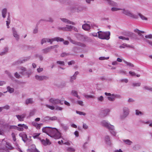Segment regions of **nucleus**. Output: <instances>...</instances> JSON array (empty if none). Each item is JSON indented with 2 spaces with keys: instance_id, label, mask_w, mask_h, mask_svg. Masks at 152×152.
Segmentation results:
<instances>
[{
  "instance_id": "nucleus-23",
  "label": "nucleus",
  "mask_w": 152,
  "mask_h": 152,
  "mask_svg": "<svg viewBox=\"0 0 152 152\" xmlns=\"http://www.w3.org/2000/svg\"><path fill=\"white\" fill-rule=\"evenodd\" d=\"M134 32L138 34L139 35H141V33H144L145 32L139 30L138 29H136L134 31Z\"/></svg>"
},
{
  "instance_id": "nucleus-50",
  "label": "nucleus",
  "mask_w": 152,
  "mask_h": 152,
  "mask_svg": "<svg viewBox=\"0 0 152 152\" xmlns=\"http://www.w3.org/2000/svg\"><path fill=\"white\" fill-rule=\"evenodd\" d=\"M56 63L58 64H59L60 65H64V62L63 61H57L56 62Z\"/></svg>"
},
{
  "instance_id": "nucleus-27",
  "label": "nucleus",
  "mask_w": 152,
  "mask_h": 152,
  "mask_svg": "<svg viewBox=\"0 0 152 152\" xmlns=\"http://www.w3.org/2000/svg\"><path fill=\"white\" fill-rule=\"evenodd\" d=\"M138 15L140 17V18H141V19L143 20H147L148 18L144 16V15H142L140 13H139Z\"/></svg>"
},
{
  "instance_id": "nucleus-46",
  "label": "nucleus",
  "mask_w": 152,
  "mask_h": 152,
  "mask_svg": "<svg viewBox=\"0 0 152 152\" xmlns=\"http://www.w3.org/2000/svg\"><path fill=\"white\" fill-rule=\"evenodd\" d=\"M118 38L119 39H121L122 40H129V38H128V37L126 38V37H125L123 36H119V37Z\"/></svg>"
},
{
  "instance_id": "nucleus-30",
  "label": "nucleus",
  "mask_w": 152,
  "mask_h": 152,
  "mask_svg": "<svg viewBox=\"0 0 152 152\" xmlns=\"http://www.w3.org/2000/svg\"><path fill=\"white\" fill-rule=\"evenodd\" d=\"M123 61L125 64H126L127 65V66H129L132 67H134V66L133 64L130 62H128L124 60Z\"/></svg>"
},
{
  "instance_id": "nucleus-38",
  "label": "nucleus",
  "mask_w": 152,
  "mask_h": 152,
  "mask_svg": "<svg viewBox=\"0 0 152 152\" xmlns=\"http://www.w3.org/2000/svg\"><path fill=\"white\" fill-rule=\"evenodd\" d=\"M143 88L146 90H148L152 91V88L150 87L147 86H144Z\"/></svg>"
},
{
  "instance_id": "nucleus-57",
  "label": "nucleus",
  "mask_w": 152,
  "mask_h": 152,
  "mask_svg": "<svg viewBox=\"0 0 152 152\" xmlns=\"http://www.w3.org/2000/svg\"><path fill=\"white\" fill-rule=\"evenodd\" d=\"M98 99L99 101L102 102L104 99L103 97L102 96H101L98 98Z\"/></svg>"
},
{
  "instance_id": "nucleus-58",
  "label": "nucleus",
  "mask_w": 152,
  "mask_h": 152,
  "mask_svg": "<svg viewBox=\"0 0 152 152\" xmlns=\"http://www.w3.org/2000/svg\"><path fill=\"white\" fill-rule=\"evenodd\" d=\"M121 81L122 82L127 83L128 81V80L127 79H123L121 80Z\"/></svg>"
},
{
  "instance_id": "nucleus-42",
  "label": "nucleus",
  "mask_w": 152,
  "mask_h": 152,
  "mask_svg": "<svg viewBox=\"0 0 152 152\" xmlns=\"http://www.w3.org/2000/svg\"><path fill=\"white\" fill-rule=\"evenodd\" d=\"M14 76L16 78L18 79L21 77V76L17 72L15 73Z\"/></svg>"
},
{
  "instance_id": "nucleus-7",
  "label": "nucleus",
  "mask_w": 152,
  "mask_h": 152,
  "mask_svg": "<svg viewBox=\"0 0 152 152\" xmlns=\"http://www.w3.org/2000/svg\"><path fill=\"white\" fill-rule=\"evenodd\" d=\"M20 137H22L23 141L25 142L29 140L28 138H27V135L24 132H22L20 133L19 134Z\"/></svg>"
},
{
  "instance_id": "nucleus-8",
  "label": "nucleus",
  "mask_w": 152,
  "mask_h": 152,
  "mask_svg": "<svg viewBox=\"0 0 152 152\" xmlns=\"http://www.w3.org/2000/svg\"><path fill=\"white\" fill-rule=\"evenodd\" d=\"M36 79L39 81H42L44 80H47L49 79V77L45 76H39L36 75L35 76Z\"/></svg>"
},
{
  "instance_id": "nucleus-49",
  "label": "nucleus",
  "mask_w": 152,
  "mask_h": 152,
  "mask_svg": "<svg viewBox=\"0 0 152 152\" xmlns=\"http://www.w3.org/2000/svg\"><path fill=\"white\" fill-rule=\"evenodd\" d=\"M54 21L53 19L51 17L48 18V20H47L46 22H49L51 23H53Z\"/></svg>"
},
{
  "instance_id": "nucleus-24",
  "label": "nucleus",
  "mask_w": 152,
  "mask_h": 152,
  "mask_svg": "<svg viewBox=\"0 0 152 152\" xmlns=\"http://www.w3.org/2000/svg\"><path fill=\"white\" fill-rule=\"evenodd\" d=\"M140 36H141L142 38L143 39V40H145L146 42L148 43L149 45L152 46V42L149 40L145 39L143 35L141 34V35H140Z\"/></svg>"
},
{
  "instance_id": "nucleus-5",
  "label": "nucleus",
  "mask_w": 152,
  "mask_h": 152,
  "mask_svg": "<svg viewBox=\"0 0 152 152\" xmlns=\"http://www.w3.org/2000/svg\"><path fill=\"white\" fill-rule=\"evenodd\" d=\"M19 68L21 70L23 71V72H20V73L21 75H28V77H29V75L31 74V73L27 72H24L26 71H27V69L26 68L23 66H21L19 67Z\"/></svg>"
},
{
  "instance_id": "nucleus-19",
  "label": "nucleus",
  "mask_w": 152,
  "mask_h": 152,
  "mask_svg": "<svg viewBox=\"0 0 152 152\" xmlns=\"http://www.w3.org/2000/svg\"><path fill=\"white\" fill-rule=\"evenodd\" d=\"M72 95L75 96H76L78 99H80V96L78 95L77 92L75 90H72L71 92Z\"/></svg>"
},
{
  "instance_id": "nucleus-10",
  "label": "nucleus",
  "mask_w": 152,
  "mask_h": 152,
  "mask_svg": "<svg viewBox=\"0 0 152 152\" xmlns=\"http://www.w3.org/2000/svg\"><path fill=\"white\" fill-rule=\"evenodd\" d=\"M12 31L13 36L15 38L17 41H18L20 38L19 35L18 34L17 31L14 28H12Z\"/></svg>"
},
{
  "instance_id": "nucleus-16",
  "label": "nucleus",
  "mask_w": 152,
  "mask_h": 152,
  "mask_svg": "<svg viewBox=\"0 0 152 152\" xmlns=\"http://www.w3.org/2000/svg\"><path fill=\"white\" fill-rule=\"evenodd\" d=\"M105 140L106 143L108 145H111V142L110 140V137L109 136L107 135L105 137Z\"/></svg>"
},
{
  "instance_id": "nucleus-9",
  "label": "nucleus",
  "mask_w": 152,
  "mask_h": 152,
  "mask_svg": "<svg viewBox=\"0 0 152 152\" xmlns=\"http://www.w3.org/2000/svg\"><path fill=\"white\" fill-rule=\"evenodd\" d=\"M49 102L53 104L56 105L59 103L61 102V100L58 99H55L53 98H51L49 100Z\"/></svg>"
},
{
  "instance_id": "nucleus-47",
  "label": "nucleus",
  "mask_w": 152,
  "mask_h": 152,
  "mask_svg": "<svg viewBox=\"0 0 152 152\" xmlns=\"http://www.w3.org/2000/svg\"><path fill=\"white\" fill-rule=\"evenodd\" d=\"M109 58V57L106 58L104 57H101L99 58V59L101 60H107Z\"/></svg>"
},
{
  "instance_id": "nucleus-25",
  "label": "nucleus",
  "mask_w": 152,
  "mask_h": 152,
  "mask_svg": "<svg viewBox=\"0 0 152 152\" xmlns=\"http://www.w3.org/2000/svg\"><path fill=\"white\" fill-rule=\"evenodd\" d=\"M7 10L6 9H3L2 11V14L3 17L4 18L5 17V15L7 13Z\"/></svg>"
},
{
  "instance_id": "nucleus-26",
  "label": "nucleus",
  "mask_w": 152,
  "mask_h": 152,
  "mask_svg": "<svg viewBox=\"0 0 152 152\" xmlns=\"http://www.w3.org/2000/svg\"><path fill=\"white\" fill-rule=\"evenodd\" d=\"M7 89L8 91L10 93H11L14 92V89L13 88H11L10 86H7Z\"/></svg>"
},
{
  "instance_id": "nucleus-60",
  "label": "nucleus",
  "mask_w": 152,
  "mask_h": 152,
  "mask_svg": "<svg viewBox=\"0 0 152 152\" xmlns=\"http://www.w3.org/2000/svg\"><path fill=\"white\" fill-rule=\"evenodd\" d=\"M0 152H9L7 149L0 148Z\"/></svg>"
},
{
  "instance_id": "nucleus-11",
  "label": "nucleus",
  "mask_w": 152,
  "mask_h": 152,
  "mask_svg": "<svg viewBox=\"0 0 152 152\" xmlns=\"http://www.w3.org/2000/svg\"><path fill=\"white\" fill-rule=\"evenodd\" d=\"M38 138L41 141L42 144L44 145H50L51 143L49 140L47 138L46 139V140L44 139L42 140L40 137H39Z\"/></svg>"
},
{
  "instance_id": "nucleus-41",
  "label": "nucleus",
  "mask_w": 152,
  "mask_h": 152,
  "mask_svg": "<svg viewBox=\"0 0 152 152\" xmlns=\"http://www.w3.org/2000/svg\"><path fill=\"white\" fill-rule=\"evenodd\" d=\"M40 134V133H34L32 135V136L35 139L36 138H37L38 136H39Z\"/></svg>"
},
{
  "instance_id": "nucleus-64",
  "label": "nucleus",
  "mask_w": 152,
  "mask_h": 152,
  "mask_svg": "<svg viewBox=\"0 0 152 152\" xmlns=\"http://www.w3.org/2000/svg\"><path fill=\"white\" fill-rule=\"evenodd\" d=\"M75 62L74 61H70L68 62V64L69 65H71L72 64H74Z\"/></svg>"
},
{
  "instance_id": "nucleus-55",
  "label": "nucleus",
  "mask_w": 152,
  "mask_h": 152,
  "mask_svg": "<svg viewBox=\"0 0 152 152\" xmlns=\"http://www.w3.org/2000/svg\"><path fill=\"white\" fill-rule=\"evenodd\" d=\"M57 118L56 116H54L52 117H50V120L51 121H54L57 120Z\"/></svg>"
},
{
  "instance_id": "nucleus-14",
  "label": "nucleus",
  "mask_w": 152,
  "mask_h": 152,
  "mask_svg": "<svg viewBox=\"0 0 152 152\" xmlns=\"http://www.w3.org/2000/svg\"><path fill=\"white\" fill-rule=\"evenodd\" d=\"M28 60L27 59H24L23 60H18L14 62L12 64V66H14L18 65L19 64H21L23 63V62H25Z\"/></svg>"
},
{
  "instance_id": "nucleus-59",
  "label": "nucleus",
  "mask_w": 152,
  "mask_h": 152,
  "mask_svg": "<svg viewBox=\"0 0 152 152\" xmlns=\"http://www.w3.org/2000/svg\"><path fill=\"white\" fill-rule=\"evenodd\" d=\"M57 29L59 30H63V31H65V27H57Z\"/></svg>"
},
{
  "instance_id": "nucleus-34",
  "label": "nucleus",
  "mask_w": 152,
  "mask_h": 152,
  "mask_svg": "<svg viewBox=\"0 0 152 152\" xmlns=\"http://www.w3.org/2000/svg\"><path fill=\"white\" fill-rule=\"evenodd\" d=\"M69 55V53H66L65 52L63 53L61 55V56L62 57H64Z\"/></svg>"
},
{
  "instance_id": "nucleus-63",
  "label": "nucleus",
  "mask_w": 152,
  "mask_h": 152,
  "mask_svg": "<svg viewBox=\"0 0 152 152\" xmlns=\"http://www.w3.org/2000/svg\"><path fill=\"white\" fill-rule=\"evenodd\" d=\"M36 56L37 57H38L41 61H42L43 60V57L42 55H40L38 56L37 55Z\"/></svg>"
},
{
  "instance_id": "nucleus-48",
  "label": "nucleus",
  "mask_w": 152,
  "mask_h": 152,
  "mask_svg": "<svg viewBox=\"0 0 152 152\" xmlns=\"http://www.w3.org/2000/svg\"><path fill=\"white\" fill-rule=\"evenodd\" d=\"M76 77L74 76V75H73V76L71 77H70V81L71 82H72L74 80H75L76 79Z\"/></svg>"
},
{
  "instance_id": "nucleus-53",
  "label": "nucleus",
  "mask_w": 152,
  "mask_h": 152,
  "mask_svg": "<svg viewBox=\"0 0 152 152\" xmlns=\"http://www.w3.org/2000/svg\"><path fill=\"white\" fill-rule=\"evenodd\" d=\"M145 37L146 38L152 39V34H150L146 35L145 36Z\"/></svg>"
},
{
  "instance_id": "nucleus-20",
  "label": "nucleus",
  "mask_w": 152,
  "mask_h": 152,
  "mask_svg": "<svg viewBox=\"0 0 152 152\" xmlns=\"http://www.w3.org/2000/svg\"><path fill=\"white\" fill-rule=\"evenodd\" d=\"M91 25L90 22L87 21L86 22V31H89Z\"/></svg>"
},
{
  "instance_id": "nucleus-31",
  "label": "nucleus",
  "mask_w": 152,
  "mask_h": 152,
  "mask_svg": "<svg viewBox=\"0 0 152 152\" xmlns=\"http://www.w3.org/2000/svg\"><path fill=\"white\" fill-rule=\"evenodd\" d=\"M18 126L19 127H22L23 128H24L26 129H28V127L26 125L24 124H18Z\"/></svg>"
},
{
  "instance_id": "nucleus-13",
  "label": "nucleus",
  "mask_w": 152,
  "mask_h": 152,
  "mask_svg": "<svg viewBox=\"0 0 152 152\" xmlns=\"http://www.w3.org/2000/svg\"><path fill=\"white\" fill-rule=\"evenodd\" d=\"M109 112V109H106L102 110L100 113V115L102 117H104L107 115Z\"/></svg>"
},
{
  "instance_id": "nucleus-43",
  "label": "nucleus",
  "mask_w": 152,
  "mask_h": 152,
  "mask_svg": "<svg viewBox=\"0 0 152 152\" xmlns=\"http://www.w3.org/2000/svg\"><path fill=\"white\" fill-rule=\"evenodd\" d=\"M121 10V9L117 8L116 7H112L111 9V10L112 11H115Z\"/></svg>"
},
{
  "instance_id": "nucleus-29",
  "label": "nucleus",
  "mask_w": 152,
  "mask_h": 152,
  "mask_svg": "<svg viewBox=\"0 0 152 152\" xmlns=\"http://www.w3.org/2000/svg\"><path fill=\"white\" fill-rule=\"evenodd\" d=\"M132 85L133 87H138L140 86L141 85L140 83H133L132 84Z\"/></svg>"
},
{
  "instance_id": "nucleus-3",
  "label": "nucleus",
  "mask_w": 152,
  "mask_h": 152,
  "mask_svg": "<svg viewBox=\"0 0 152 152\" xmlns=\"http://www.w3.org/2000/svg\"><path fill=\"white\" fill-rule=\"evenodd\" d=\"M121 10H122V13L123 14L130 17L135 19H137L138 18L136 15H134L129 10L124 9H121Z\"/></svg>"
},
{
  "instance_id": "nucleus-21",
  "label": "nucleus",
  "mask_w": 152,
  "mask_h": 152,
  "mask_svg": "<svg viewBox=\"0 0 152 152\" xmlns=\"http://www.w3.org/2000/svg\"><path fill=\"white\" fill-rule=\"evenodd\" d=\"M8 48L5 47L4 48V51L0 53V56H3L6 54L8 52Z\"/></svg>"
},
{
  "instance_id": "nucleus-1",
  "label": "nucleus",
  "mask_w": 152,
  "mask_h": 152,
  "mask_svg": "<svg viewBox=\"0 0 152 152\" xmlns=\"http://www.w3.org/2000/svg\"><path fill=\"white\" fill-rule=\"evenodd\" d=\"M50 131V134L49 136L55 139L59 138L61 137V134L58 130L55 128L51 127Z\"/></svg>"
},
{
  "instance_id": "nucleus-4",
  "label": "nucleus",
  "mask_w": 152,
  "mask_h": 152,
  "mask_svg": "<svg viewBox=\"0 0 152 152\" xmlns=\"http://www.w3.org/2000/svg\"><path fill=\"white\" fill-rule=\"evenodd\" d=\"M101 124L102 126L108 129H113V126L111 125L107 121L105 120L102 121L101 122Z\"/></svg>"
},
{
  "instance_id": "nucleus-51",
  "label": "nucleus",
  "mask_w": 152,
  "mask_h": 152,
  "mask_svg": "<svg viewBox=\"0 0 152 152\" xmlns=\"http://www.w3.org/2000/svg\"><path fill=\"white\" fill-rule=\"evenodd\" d=\"M42 124H37V123H36V125L35 126L36 127V128L37 129H40V126L42 125Z\"/></svg>"
},
{
  "instance_id": "nucleus-22",
  "label": "nucleus",
  "mask_w": 152,
  "mask_h": 152,
  "mask_svg": "<svg viewBox=\"0 0 152 152\" xmlns=\"http://www.w3.org/2000/svg\"><path fill=\"white\" fill-rule=\"evenodd\" d=\"M26 104H32L33 103V99L32 98H29L27 99L25 101Z\"/></svg>"
},
{
  "instance_id": "nucleus-6",
  "label": "nucleus",
  "mask_w": 152,
  "mask_h": 152,
  "mask_svg": "<svg viewBox=\"0 0 152 152\" xmlns=\"http://www.w3.org/2000/svg\"><path fill=\"white\" fill-rule=\"evenodd\" d=\"M123 114L121 116V118L123 119L126 118L129 115V110L127 107H124L123 109Z\"/></svg>"
},
{
  "instance_id": "nucleus-37",
  "label": "nucleus",
  "mask_w": 152,
  "mask_h": 152,
  "mask_svg": "<svg viewBox=\"0 0 152 152\" xmlns=\"http://www.w3.org/2000/svg\"><path fill=\"white\" fill-rule=\"evenodd\" d=\"M56 41L57 42H62L64 41V39L61 38L59 37H56Z\"/></svg>"
},
{
  "instance_id": "nucleus-32",
  "label": "nucleus",
  "mask_w": 152,
  "mask_h": 152,
  "mask_svg": "<svg viewBox=\"0 0 152 152\" xmlns=\"http://www.w3.org/2000/svg\"><path fill=\"white\" fill-rule=\"evenodd\" d=\"M135 112V114L137 115H142L143 114V113L142 112L139 111L138 110H136Z\"/></svg>"
},
{
  "instance_id": "nucleus-2",
  "label": "nucleus",
  "mask_w": 152,
  "mask_h": 152,
  "mask_svg": "<svg viewBox=\"0 0 152 152\" xmlns=\"http://www.w3.org/2000/svg\"><path fill=\"white\" fill-rule=\"evenodd\" d=\"M97 33L98 34V37L100 39L108 40L110 38V33L109 31L104 32L100 31H98Z\"/></svg>"
},
{
  "instance_id": "nucleus-45",
  "label": "nucleus",
  "mask_w": 152,
  "mask_h": 152,
  "mask_svg": "<svg viewBox=\"0 0 152 152\" xmlns=\"http://www.w3.org/2000/svg\"><path fill=\"white\" fill-rule=\"evenodd\" d=\"M45 105L47 107H48L52 110H53L55 109V107L53 106L47 104H46Z\"/></svg>"
},
{
  "instance_id": "nucleus-54",
  "label": "nucleus",
  "mask_w": 152,
  "mask_h": 152,
  "mask_svg": "<svg viewBox=\"0 0 152 152\" xmlns=\"http://www.w3.org/2000/svg\"><path fill=\"white\" fill-rule=\"evenodd\" d=\"M18 130L19 131H23V129L22 127H18L16 126V129Z\"/></svg>"
},
{
  "instance_id": "nucleus-40",
  "label": "nucleus",
  "mask_w": 152,
  "mask_h": 152,
  "mask_svg": "<svg viewBox=\"0 0 152 152\" xmlns=\"http://www.w3.org/2000/svg\"><path fill=\"white\" fill-rule=\"evenodd\" d=\"M67 151L70 152H74L75 150L71 147H68L67 148Z\"/></svg>"
},
{
  "instance_id": "nucleus-17",
  "label": "nucleus",
  "mask_w": 152,
  "mask_h": 152,
  "mask_svg": "<svg viewBox=\"0 0 152 152\" xmlns=\"http://www.w3.org/2000/svg\"><path fill=\"white\" fill-rule=\"evenodd\" d=\"M51 47H48L45 49H43L42 50V52L44 54H46L49 52L50 51V50L51 49Z\"/></svg>"
},
{
  "instance_id": "nucleus-62",
  "label": "nucleus",
  "mask_w": 152,
  "mask_h": 152,
  "mask_svg": "<svg viewBox=\"0 0 152 152\" xmlns=\"http://www.w3.org/2000/svg\"><path fill=\"white\" fill-rule=\"evenodd\" d=\"M44 120L45 121H48L50 120V117L49 116H46L44 118Z\"/></svg>"
},
{
  "instance_id": "nucleus-44",
  "label": "nucleus",
  "mask_w": 152,
  "mask_h": 152,
  "mask_svg": "<svg viewBox=\"0 0 152 152\" xmlns=\"http://www.w3.org/2000/svg\"><path fill=\"white\" fill-rule=\"evenodd\" d=\"M107 99L110 101H114L115 100V98L114 97H108Z\"/></svg>"
},
{
  "instance_id": "nucleus-28",
  "label": "nucleus",
  "mask_w": 152,
  "mask_h": 152,
  "mask_svg": "<svg viewBox=\"0 0 152 152\" xmlns=\"http://www.w3.org/2000/svg\"><path fill=\"white\" fill-rule=\"evenodd\" d=\"M124 142L126 144L129 145H131L132 143V142L128 139L124 140Z\"/></svg>"
},
{
  "instance_id": "nucleus-52",
  "label": "nucleus",
  "mask_w": 152,
  "mask_h": 152,
  "mask_svg": "<svg viewBox=\"0 0 152 152\" xmlns=\"http://www.w3.org/2000/svg\"><path fill=\"white\" fill-rule=\"evenodd\" d=\"M76 113L77 114H78L80 115H85V113H84L83 112H82L78 111L77 110L76 111Z\"/></svg>"
},
{
  "instance_id": "nucleus-61",
  "label": "nucleus",
  "mask_w": 152,
  "mask_h": 152,
  "mask_svg": "<svg viewBox=\"0 0 152 152\" xmlns=\"http://www.w3.org/2000/svg\"><path fill=\"white\" fill-rule=\"evenodd\" d=\"M77 104L81 106H83V102L81 101H78L76 102Z\"/></svg>"
},
{
  "instance_id": "nucleus-15",
  "label": "nucleus",
  "mask_w": 152,
  "mask_h": 152,
  "mask_svg": "<svg viewBox=\"0 0 152 152\" xmlns=\"http://www.w3.org/2000/svg\"><path fill=\"white\" fill-rule=\"evenodd\" d=\"M60 19L63 22L66 23L68 24H72V25H75L74 23L72 22L69 20L65 18H60Z\"/></svg>"
},
{
  "instance_id": "nucleus-39",
  "label": "nucleus",
  "mask_w": 152,
  "mask_h": 152,
  "mask_svg": "<svg viewBox=\"0 0 152 152\" xmlns=\"http://www.w3.org/2000/svg\"><path fill=\"white\" fill-rule=\"evenodd\" d=\"M5 72L6 74H7L8 75L9 77L11 79H12L13 78V77L11 73L9 71H5Z\"/></svg>"
},
{
  "instance_id": "nucleus-18",
  "label": "nucleus",
  "mask_w": 152,
  "mask_h": 152,
  "mask_svg": "<svg viewBox=\"0 0 152 152\" xmlns=\"http://www.w3.org/2000/svg\"><path fill=\"white\" fill-rule=\"evenodd\" d=\"M74 26H72L66 25V27H65V31H70L73 28Z\"/></svg>"
},
{
  "instance_id": "nucleus-36",
  "label": "nucleus",
  "mask_w": 152,
  "mask_h": 152,
  "mask_svg": "<svg viewBox=\"0 0 152 152\" xmlns=\"http://www.w3.org/2000/svg\"><path fill=\"white\" fill-rule=\"evenodd\" d=\"M16 116L20 121H23L24 119L20 115H16Z\"/></svg>"
},
{
  "instance_id": "nucleus-33",
  "label": "nucleus",
  "mask_w": 152,
  "mask_h": 152,
  "mask_svg": "<svg viewBox=\"0 0 152 152\" xmlns=\"http://www.w3.org/2000/svg\"><path fill=\"white\" fill-rule=\"evenodd\" d=\"M110 130L111 133L114 136H115L116 134V132L114 131V127L113 126V129H109Z\"/></svg>"
},
{
  "instance_id": "nucleus-12",
  "label": "nucleus",
  "mask_w": 152,
  "mask_h": 152,
  "mask_svg": "<svg viewBox=\"0 0 152 152\" xmlns=\"http://www.w3.org/2000/svg\"><path fill=\"white\" fill-rule=\"evenodd\" d=\"M50 129H51V127L47 126L43 128L42 129V131L43 132L46 133L49 135V134H50Z\"/></svg>"
},
{
  "instance_id": "nucleus-56",
  "label": "nucleus",
  "mask_w": 152,
  "mask_h": 152,
  "mask_svg": "<svg viewBox=\"0 0 152 152\" xmlns=\"http://www.w3.org/2000/svg\"><path fill=\"white\" fill-rule=\"evenodd\" d=\"M45 38H44L42 39L41 42V45H43V43H45L46 42V40H45Z\"/></svg>"
},
{
  "instance_id": "nucleus-35",
  "label": "nucleus",
  "mask_w": 152,
  "mask_h": 152,
  "mask_svg": "<svg viewBox=\"0 0 152 152\" xmlns=\"http://www.w3.org/2000/svg\"><path fill=\"white\" fill-rule=\"evenodd\" d=\"M70 42L74 44L80 45V42L75 41L73 40H70Z\"/></svg>"
}]
</instances>
